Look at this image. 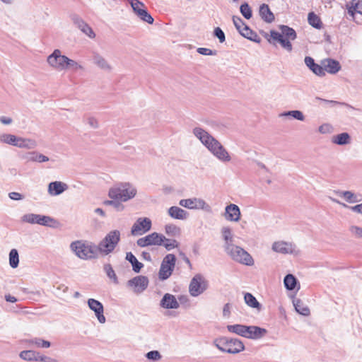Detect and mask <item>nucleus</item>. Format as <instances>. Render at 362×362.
<instances>
[{
    "instance_id": "f257e3e1",
    "label": "nucleus",
    "mask_w": 362,
    "mask_h": 362,
    "mask_svg": "<svg viewBox=\"0 0 362 362\" xmlns=\"http://www.w3.org/2000/svg\"><path fill=\"white\" fill-rule=\"evenodd\" d=\"M193 134L201 143L215 156L223 163L230 162L231 157L224 146L212 135L201 127L193 129Z\"/></svg>"
},
{
    "instance_id": "f03ea898",
    "label": "nucleus",
    "mask_w": 362,
    "mask_h": 362,
    "mask_svg": "<svg viewBox=\"0 0 362 362\" xmlns=\"http://www.w3.org/2000/svg\"><path fill=\"white\" fill-rule=\"evenodd\" d=\"M137 194L136 187L129 182H119L110 188L108 197L112 199H119L126 202L132 199Z\"/></svg>"
},
{
    "instance_id": "7ed1b4c3",
    "label": "nucleus",
    "mask_w": 362,
    "mask_h": 362,
    "mask_svg": "<svg viewBox=\"0 0 362 362\" xmlns=\"http://www.w3.org/2000/svg\"><path fill=\"white\" fill-rule=\"evenodd\" d=\"M70 248L81 259H91L98 256V250L97 246L86 241H74L71 243Z\"/></svg>"
},
{
    "instance_id": "20e7f679",
    "label": "nucleus",
    "mask_w": 362,
    "mask_h": 362,
    "mask_svg": "<svg viewBox=\"0 0 362 362\" xmlns=\"http://www.w3.org/2000/svg\"><path fill=\"white\" fill-rule=\"evenodd\" d=\"M214 343L220 351L228 354H238L245 349L243 341L238 339L223 337L216 339Z\"/></svg>"
},
{
    "instance_id": "39448f33",
    "label": "nucleus",
    "mask_w": 362,
    "mask_h": 362,
    "mask_svg": "<svg viewBox=\"0 0 362 362\" xmlns=\"http://www.w3.org/2000/svg\"><path fill=\"white\" fill-rule=\"evenodd\" d=\"M224 251L227 255L236 262L248 266L253 265L254 264L252 256L240 246L235 245V244L228 245V247L224 249Z\"/></svg>"
},
{
    "instance_id": "423d86ee",
    "label": "nucleus",
    "mask_w": 362,
    "mask_h": 362,
    "mask_svg": "<svg viewBox=\"0 0 362 362\" xmlns=\"http://www.w3.org/2000/svg\"><path fill=\"white\" fill-rule=\"evenodd\" d=\"M120 235L118 230L109 232L98 245V251L104 255L112 252L120 240Z\"/></svg>"
},
{
    "instance_id": "0eeeda50",
    "label": "nucleus",
    "mask_w": 362,
    "mask_h": 362,
    "mask_svg": "<svg viewBox=\"0 0 362 362\" xmlns=\"http://www.w3.org/2000/svg\"><path fill=\"white\" fill-rule=\"evenodd\" d=\"M176 262V257L173 254H168L163 259L158 272L160 280L168 279L172 274Z\"/></svg>"
},
{
    "instance_id": "6e6552de",
    "label": "nucleus",
    "mask_w": 362,
    "mask_h": 362,
    "mask_svg": "<svg viewBox=\"0 0 362 362\" xmlns=\"http://www.w3.org/2000/svg\"><path fill=\"white\" fill-rule=\"evenodd\" d=\"M68 57L62 54V52L56 49L47 59V64L54 69L63 71L66 69Z\"/></svg>"
},
{
    "instance_id": "1a4fd4ad",
    "label": "nucleus",
    "mask_w": 362,
    "mask_h": 362,
    "mask_svg": "<svg viewBox=\"0 0 362 362\" xmlns=\"http://www.w3.org/2000/svg\"><path fill=\"white\" fill-rule=\"evenodd\" d=\"M208 287L207 281L204 276L197 274L192 279L189 286V291L192 296L197 297L204 292Z\"/></svg>"
},
{
    "instance_id": "9d476101",
    "label": "nucleus",
    "mask_w": 362,
    "mask_h": 362,
    "mask_svg": "<svg viewBox=\"0 0 362 362\" xmlns=\"http://www.w3.org/2000/svg\"><path fill=\"white\" fill-rule=\"evenodd\" d=\"M166 240L165 236L156 232H153L144 238L137 240L136 243L141 247L151 245H162Z\"/></svg>"
},
{
    "instance_id": "9b49d317",
    "label": "nucleus",
    "mask_w": 362,
    "mask_h": 362,
    "mask_svg": "<svg viewBox=\"0 0 362 362\" xmlns=\"http://www.w3.org/2000/svg\"><path fill=\"white\" fill-rule=\"evenodd\" d=\"M179 204L189 209H202L206 211H211V206L201 198H191L181 199Z\"/></svg>"
},
{
    "instance_id": "f8f14e48",
    "label": "nucleus",
    "mask_w": 362,
    "mask_h": 362,
    "mask_svg": "<svg viewBox=\"0 0 362 362\" xmlns=\"http://www.w3.org/2000/svg\"><path fill=\"white\" fill-rule=\"evenodd\" d=\"M152 223L148 218H139L133 224L131 233L133 235H143L151 230Z\"/></svg>"
},
{
    "instance_id": "ddd939ff",
    "label": "nucleus",
    "mask_w": 362,
    "mask_h": 362,
    "mask_svg": "<svg viewBox=\"0 0 362 362\" xmlns=\"http://www.w3.org/2000/svg\"><path fill=\"white\" fill-rule=\"evenodd\" d=\"M127 286L132 288L136 293H141L145 291L148 286V279L144 276H138L127 281Z\"/></svg>"
},
{
    "instance_id": "4468645a",
    "label": "nucleus",
    "mask_w": 362,
    "mask_h": 362,
    "mask_svg": "<svg viewBox=\"0 0 362 362\" xmlns=\"http://www.w3.org/2000/svg\"><path fill=\"white\" fill-rule=\"evenodd\" d=\"M71 21L85 35L90 38L93 39L95 34L93 29L78 15L74 14L71 16Z\"/></svg>"
},
{
    "instance_id": "2eb2a0df",
    "label": "nucleus",
    "mask_w": 362,
    "mask_h": 362,
    "mask_svg": "<svg viewBox=\"0 0 362 362\" xmlns=\"http://www.w3.org/2000/svg\"><path fill=\"white\" fill-rule=\"evenodd\" d=\"M92 62L95 66L105 72H111L112 66L98 52H92Z\"/></svg>"
},
{
    "instance_id": "dca6fc26",
    "label": "nucleus",
    "mask_w": 362,
    "mask_h": 362,
    "mask_svg": "<svg viewBox=\"0 0 362 362\" xmlns=\"http://www.w3.org/2000/svg\"><path fill=\"white\" fill-rule=\"evenodd\" d=\"M87 303L88 308L95 313V315L99 322L102 324L105 323L106 319L103 315L104 308L103 304L100 301L93 298H89Z\"/></svg>"
},
{
    "instance_id": "f3484780",
    "label": "nucleus",
    "mask_w": 362,
    "mask_h": 362,
    "mask_svg": "<svg viewBox=\"0 0 362 362\" xmlns=\"http://www.w3.org/2000/svg\"><path fill=\"white\" fill-rule=\"evenodd\" d=\"M20 158L22 160H25L26 163L36 162L41 163L47 162L49 160V158L47 156L36 151L23 153L20 155Z\"/></svg>"
},
{
    "instance_id": "a211bd4d",
    "label": "nucleus",
    "mask_w": 362,
    "mask_h": 362,
    "mask_svg": "<svg viewBox=\"0 0 362 362\" xmlns=\"http://www.w3.org/2000/svg\"><path fill=\"white\" fill-rule=\"evenodd\" d=\"M245 337L251 339H259L262 338L267 333V330L257 326H247L245 325Z\"/></svg>"
},
{
    "instance_id": "6ab92c4d",
    "label": "nucleus",
    "mask_w": 362,
    "mask_h": 362,
    "mask_svg": "<svg viewBox=\"0 0 362 362\" xmlns=\"http://www.w3.org/2000/svg\"><path fill=\"white\" fill-rule=\"evenodd\" d=\"M240 210L238 205L230 204L225 209L224 217L227 221L238 222L240 219Z\"/></svg>"
},
{
    "instance_id": "aec40b11",
    "label": "nucleus",
    "mask_w": 362,
    "mask_h": 362,
    "mask_svg": "<svg viewBox=\"0 0 362 362\" xmlns=\"http://www.w3.org/2000/svg\"><path fill=\"white\" fill-rule=\"evenodd\" d=\"M270 37L273 41L269 40L270 43H274L275 42H278L280 43L281 47L286 49L288 52H291L293 47L289 40L286 39L279 32L275 30L270 31Z\"/></svg>"
},
{
    "instance_id": "412c9836",
    "label": "nucleus",
    "mask_w": 362,
    "mask_h": 362,
    "mask_svg": "<svg viewBox=\"0 0 362 362\" xmlns=\"http://www.w3.org/2000/svg\"><path fill=\"white\" fill-rule=\"evenodd\" d=\"M160 306L164 309H177L180 303L175 296L170 293H165L160 301Z\"/></svg>"
},
{
    "instance_id": "4be33fe9",
    "label": "nucleus",
    "mask_w": 362,
    "mask_h": 362,
    "mask_svg": "<svg viewBox=\"0 0 362 362\" xmlns=\"http://www.w3.org/2000/svg\"><path fill=\"white\" fill-rule=\"evenodd\" d=\"M334 193L349 204L359 202L362 200L361 194H356L352 191L335 190Z\"/></svg>"
},
{
    "instance_id": "5701e85b",
    "label": "nucleus",
    "mask_w": 362,
    "mask_h": 362,
    "mask_svg": "<svg viewBox=\"0 0 362 362\" xmlns=\"http://www.w3.org/2000/svg\"><path fill=\"white\" fill-rule=\"evenodd\" d=\"M272 250L282 254L293 253L295 250V245L291 243L278 241L273 243Z\"/></svg>"
},
{
    "instance_id": "b1692460",
    "label": "nucleus",
    "mask_w": 362,
    "mask_h": 362,
    "mask_svg": "<svg viewBox=\"0 0 362 362\" xmlns=\"http://www.w3.org/2000/svg\"><path fill=\"white\" fill-rule=\"evenodd\" d=\"M67 188L68 186L66 183L54 181L49 184L48 192L52 196H57L63 193Z\"/></svg>"
},
{
    "instance_id": "393cba45",
    "label": "nucleus",
    "mask_w": 362,
    "mask_h": 362,
    "mask_svg": "<svg viewBox=\"0 0 362 362\" xmlns=\"http://www.w3.org/2000/svg\"><path fill=\"white\" fill-rule=\"evenodd\" d=\"M305 65L317 76H324L325 75L323 67L316 64L311 57H305L304 59Z\"/></svg>"
},
{
    "instance_id": "a878e982",
    "label": "nucleus",
    "mask_w": 362,
    "mask_h": 362,
    "mask_svg": "<svg viewBox=\"0 0 362 362\" xmlns=\"http://www.w3.org/2000/svg\"><path fill=\"white\" fill-rule=\"evenodd\" d=\"M168 215L178 220H185L188 217V212L178 206H171L168 210Z\"/></svg>"
},
{
    "instance_id": "bb28decb",
    "label": "nucleus",
    "mask_w": 362,
    "mask_h": 362,
    "mask_svg": "<svg viewBox=\"0 0 362 362\" xmlns=\"http://www.w3.org/2000/svg\"><path fill=\"white\" fill-rule=\"evenodd\" d=\"M25 342L28 346L35 348L48 349L51 346V343L49 341L45 340L40 337L26 339Z\"/></svg>"
},
{
    "instance_id": "cd10ccee",
    "label": "nucleus",
    "mask_w": 362,
    "mask_h": 362,
    "mask_svg": "<svg viewBox=\"0 0 362 362\" xmlns=\"http://www.w3.org/2000/svg\"><path fill=\"white\" fill-rule=\"evenodd\" d=\"M16 146L21 148L34 149L37 146L35 140L28 138L17 137Z\"/></svg>"
},
{
    "instance_id": "c85d7f7f",
    "label": "nucleus",
    "mask_w": 362,
    "mask_h": 362,
    "mask_svg": "<svg viewBox=\"0 0 362 362\" xmlns=\"http://www.w3.org/2000/svg\"><path fill=\"white\" fill-rule=\"evenodd\" d=\"M346 9L353 18L356 13L362 15V0H351L350 4H346Z\"/></svg>"
},
{
    "instance_id": "c756f323",
    "label": "nucleus",
    "mask_w": 362,
    "mask_h": 362,
    "mask_svg": "<svg viewBox=\"0 0 362 362\" xmlns=\"http://www.w3.org/2000/svg\"><path fill=\"white\" fill-rule=\"evenodd\" d=\"M259 16L262 19L267 23H272L274 20V15L271 11L268 5L263 4L259 7Z\"/></svg>"
},
{
    "instance_id": "7c9ffc66",
    "label": "nucleus",
    "mask_w": 362,
    "mask_h": 362,
    "mask_svg": "<svg viewBox=\"0 0 362 362\" xmlns=\"http://www.w3.org/2000/svg\"><path fill=\"white\" fill-rule=\"evenodd\" d=\"M323 69L325 72L327 71L329 74H334L340 70L341 66L337 60L328 59L325 61Z\"/></svg>"
},
{
    "instance_id": "2f4dec72",
    "label": "nucleus",
    "mask_w": 362,
    "mask_h": 362,
    "mask_svg": "<svg viewBox=\"0 0 362 362\" xmlns=\"http://www.w3.org/2000/svg\"><path fill=\"white\" fill-rule=\"evenodd\" d=\"M221 232L222 238L224 240L223 248L225 249L228 247V245L229 246L233 245L234 240L231 228L228 226H223L222 227Z\"/></svg>"
},
{
    "instance_id": "473e14b6",
    "label": "nucleus",
    "mask_w": 362,
    "mask_h": 362,
    "mask_svg": "<svg viewBox=\"0 0 362 362\" xmlns=\"http://www.w3.org/2000/svg\"><path fill=\"white\" fill-rule=\"evenodd\" d=\"M351 136L347 132H343L334 136L332 142L334 144L344 146L351 143Z\"/></svg>"
},
{
    "instance_id": "72a5a7b5",
    "label": "nucleus",
    "mask_w": 362,
    "mask_h": 362,
    "mask_svg": "<svg viewBox=\"0 0 362 362\" xmlns=\"http://www.w3.org/2000/svg\"><path fill=\"white\" fill-rule=\"evenodd\" d=\"M295 310L299 314L303 316H308L310 313L309 308L300 299L293 300Z\"/></svg>"
},
{
    "instance_id": "f704fd0d",
    "label": "nucleus",
    "mask_w": 362,
    "mask_h": 362,
    "mask_svg": "<svg viewBox=\"0 0 362 362\" xmlns=\"http://www.w3.org/2000/svg\"><path fill=\"white\" fill-rule=\"evenodd\" d=\"M242 32L240 35L244 37L257 43L261 42L260 37L255 32L252 30L248 25H245V27L243 28Z\"/></svg>"
},
{
    "instance_id": "c9c22d12",
    "label": "nucleus",
    "mask_w": 362,
    "mask_h": 362,
    "mask_svg": "<svg viewBox=\"0 0 362 362\" xmlns=\"http://www.w3.org/2000/svg\"><path fill=\"white\" fill-rule=\"evenodd\" d=\"M245 303L250 308H255L257 310L262 309V305L257 301L256 298L250 293H245L244 296Z\"/></svg>"
},
{
    "instance_id": "e433bc0d",
    "label": "nucleus",
    "mask_w": 362,
    "mask_h": 362,
    "mask_svg": "<svg viewBox=\"0 0 362 362\" xmlns=\"http://www.w3.org/2000/svg\"><path fill=\"white\" fill-rule=\"evenodd\" d=\"M126 259L132 264V269L136 273H139L144 267V264L139 262L136 257L131 252L126 254Z\"/></svg>"
},
{
    "instance_id": "4c0bfd02",
    "label": "nucleus",
    "mask_w": 362,
    "mask_h": 362,
    "mask_svg": "<svg viewBox=\"0 0 362 362\" xmlns=\"http://www.w3.org/2000/svg\"><path fill=\"white\" fill-rule=\"evenodd\" d=\"M39 352L33 350H25L22 351L19 354V356L21 359L27 361H37V356Z\"/></svg>"
},
{
    "instance_id": "58836bf2",
    "label": "nucleus",
    "mask_w": 362,
    "mask_h": 362,
    "mask_svg": "<svg viewBox=\"0 0 362 362\" xmlns=\"http://www.w3.org/2000/svg\"><path fill=\"white\" fill-rule=\"evenodd\" d=\"M279 29L284 37L289 40H294L297 37V35L294 29L288 27V25H281L279 26Z\"/></svg>"
},
{
    "instance_id": "ea45409f",
    "label": "nucleus",
    "mask_w": 362,
    "mask_h": 362,
    "mask_svg": "<svg viewBox=\"0 0 362 362\" xmlns=\"http://www.w3.org/2000/svg\"><path fill=\"white\" fill-rule=\"evenodd\" d=\"M228 331L231 333H234L240 337H245V325L236 324V325H229L226 327Z\"/></svg>"
},
{
    "instance_id": "a19ab883",
    "label": "nucleus",
    "mask_w": 362,
    "mask_h": 362,
    "mask_svg": "<svg viewBox=\"0 0 362 362\" xmlns=\"http://www.w3.org/2000/svg\"><path fill=\"white\" fill-rule=\"evenodd\" d=\"M308 23L315 28L320 29L322 27L321 19L313 12L308 13Z\"/></svg>"
},
{
    "instance_id": "79ce46f5",
    "label": "nucleus",
    "mask_w": 362,
    "mask_h": 362,
    "mask_svg": "<svg viewBox=\"0 0 362 362\" xmlns=\"http://www.w3.org/2000/svg\"><path fill=\"white\" fill-rule=\"evenodd\" d=\"M286 288L289 291L293 290L298 283L297 279L293 274H287L284 279Z\"/></svg>"
},
{
    "instance_id": "37998d69",
    "label": "nucleus",
    "mask_w": 362,
    "mask_h": 362,
    "mask_svg": "<svg viewBox=\"0 0 362 362\" xmlns=\"http://www.w3.org/2000/svg\"><path fill=\"white\" fill-rule=\"evenodd\" d=\"M330 199L333 202L337 203V204L342 206L344 208L349 209L351 211H353L354 213H356V214H362V203L356 204L355 206H348L347 204H346L344 203H342V202H339V200H337L336 199L330 197Z\"/></svg>"
},
{
    "instance_id": "c03bdc74",
    "label": "nucleus",
    "mask_w": 362,
    "mask_h": 362,
    "mask_svg": "<svg viewBox=\"0 0 362 362\" xmlns=\"http://www.w3.org/2000/svg\"><path fill=\"white\" fill-rule=\"evenodd\" d=\"M19 264V255L16 249H12L9 252V264L15 269Z\"/></svg>"
},
{
    "instance_id": "a18cd8bd",
    "label": "nucleus",
    "mask_w": 362,
    "mask_h": 362,
    "mask_svg": "<svg viewBox=\"0 0 362 362\" xmlns=\"http://www.w3.org/2000/svg\"><path fill=\"white\" fill-rule=\"evenodd\" d=\"M40 214H26L21 217V221L30 224H38Z\"/></svg>"
},
{
    "instance_id": "49530a36",
    "label": "nucleus",
    "mask_w": 362,
    "mask_h": 362,
    "mask_svg": "<svg viewBox=\"0 0 362 362\" xmlns=\"http://www.w3.org/2000/svg\"><path fill=\"white\" fill-rule=\"evenodd\" d=\"M17 137L18 136H16L13 134H3L0 135V141L2 143H5L7 144H10V145L16 146V143L17 141H16Z\"/></svg>"
},
{
    "instance_id": "de8ad7c7",
    "label": "nucleus",
    "mask_w": 362,
    "mask_h": 362,
    "mask_svg": "<svg viewBox=\"0 0 362 362\" xmlns=\"http://www.w3.org/2000/svg\"><path fill=\"white\" fill-rule=\"evenodd\" d=\"M122 202H120L119 199H112L105 200L103 204L106 206H112L114 207L117 211H122L124 209V206L122 204Z\"/></svg>"
},
{
    "instance_id": "09e8293b",
    "label": "nucleus",
    "mask_w": 362,
    "mask_h": 362,
    "mask_svg": "<svg viewBox=\"0 0 362 362\" xmlns=\"http://www.w3.org/2000/svg\"><path fill=\"white\" fill-rule=\"evenodd\" d=\"M136 16L143 21L148 23V24H153V18L151 16V14L147 11L146 8H145L142 11H140Z\"/></svg>"
},
{
    "instance_id": "8fccbe9b",
    "label": "nucleus",
    "mask_w": 362,
    "mask_h": 362,
    "mask_svg": "<svg viewBox=\"0 0 362 362\" xmlns=\"http://www.w3.org/2000/svg\"><path fill=\"white\" fill-rule=\"evenodd\" d=\"M104 270L107 274V276L111 279L112 280V281L115 284H117L119 282H118V279H117V276L114 271V269H112V267L110 264H105L104 266Z\"/></svg>"
},
{
    "instance_id": "3c124183",
    "label": "nucleus",
    "mask_w": 362,
    "mask_h": 362,
    "mask_svg": "<svg viewBox=\"0 0 362 362\" xmlns=\"http://www.w3.org/2000/svg\"><path fill=\"white\" fill-rule=\"evenodd\" d=\"M281 115L284 116V117L291 116L293 118L300 120V121H303L305 119V117H304L303 112L300 110H291V111L285 112L282 113Z\"/></svg>"
},
{
    "instance_id": "603ef678",
    "label": "nucleus",
    "mask_w": 362,
    "mask_h": 362,
    "mask_svg": "<svg viewBox=\"0 0 362 362\" xmlns=\"http://www.w3.org/2000/svg\"><path fill=\"white\" fill-rule=\"evenodd\" d=\"M240 11L246 19H250L252 16V9L249 4L246 2L241 4L240 7Z\"/></svg>"
},
{
    "instance_id": "864d4df0",
    "label": "nucleus",
    "mask_w": 362,
    "mask_h": 362,
    "mask_svg": "<svg viewBox=\"0 0 362 362\" xmlns=\"http://www.w3.org/2000/svg\"><path fill=\"white\" fill-rule=\"evenodd\" d=\"M165 233L170 236L178 235L180 233V229L174 224H168L165 226Z\"/></svg>"
},
{
    "instance_id": "5fc2aeb1",
    "label": "nucleus",
    "mask_w": 362,
    "mask_h": 362,
    "mask_svg": "<svg viewBox=\"0 0 362 362\" xmlns=\"http://www.w3.org/2000/svg\"><path fill=\"white\" fill-rule=\"evenodd\" d=\"M67 64H66V69H72L74 71H77L78 70H83L84 68L83 66L80 64L79 63H78L77 62L73 60V59H71L68 57V59H67Z\"/></svg>"
},
{
    "instance_id": "6e6d98bb",
    "label": "nucleus",
    "mask_w": 362,
    "mask_h": 362,
    "mask_svg": "<svg viewBox=\"0 0 362 362\" xmlns=\"http://www.w3.org/2000/svg\"><path fill=\"white\" fill-rule=\"evenodd\" d=\"M233 23L235 27V28L238 30L239 33L241 34L243 28L245 27V25H247L245 22L238 16H233Z\"/></svg>"
},
{
    "instance_id": "4d7b16f0",
    "label": "nucleus",
    "mask_w": 362,
    "mask_h": 362,
    "mask_svg": "<svg viewBox=\"0 0 362 362\" xmlns=\"http://www.w3.org/2000/svg\"><path fill=\"white\" fill-rule=\"evenodd\" d=\"M85 121L88 125L93 129H96L99 127V122L95 117L87 116L85 117Z\"/></svg>"
},
{
    "instance_id": "13d9d810",
    "label": "nucleus",
    "mask_w": 362,
    "mask_h": 362,
    "mask_svg": "<svg viewBox=\"0 0 362 362\" xmlns=\"http://www.w3.org/2000/svg\"><path fill=\"white\" fill-rule=\"evenodd\" d=\"M53 222H55V220L53 218L48 216L40 214L38 223L39 225L49 226H50V223Z\"/></svg>"
},
{
    "instance_id": "bf43d9fd",
    "label": "nucleus",
    "mask_w": 362,
    "mask_h": 362,
    "mask_svg": "<svg viewBox=\"0 0 362 362\" xmlns=\"http://www.w3.org/2000/svg\"><path fill=\"white\" fill-rule=\"evenodd\" d=\"M146 357L148 360L153 361H158L162 358L160 352L156 350L148 351V353H146Z\"/></svg>"
},
{
    "instance_id": "052dcab7",
    "label": "nucleus",
    "mask_w": 362,
    "mask_h": 362,
    "mask_svg": "<svg viewBox=\"0 0 362 362\" xmlns=\"http://www.w3.org/2000/svg\"><path fill=\"white\" fill-rule=\"evenodd\" d=\"M162 245H163L167 250L170 251L177 247L178 243L175 240L166 238Z\"/></svg>"
},
{
    "instance_id": "680f3d73",
    "label": "nucleus",
    "mask_w": 362,
    "mask_h": 362,
    "mask_svg": "<svg viewBox=\"0 0 362 362\" xmlns=\"http://www.w3.org/2000/svg\"><path fill=\"white\" fill-rule=\"evenodd\" d=\"M349 232L356 238H362V227L358 226H351Z\"/></svg>"
},
{
    "instance_id": "e2e57ef3",
    "label": "nucleus",
    "mask_w": 362,
    "mask_h": 362,
    "mask_svg": "<svg viewBox=\"0 0 362 362\" xmlns=\"http://www.w3.org/2000/svg\"><path fill=\"white\" fill-rule=\"evenodd\" d=\"M197 52L200 54L205 56L216 55L217 52L216 50H211L209 48L199 47L197 49Z\"/></svg>"
},
{
    "instance_id": "0e129e2a",
    "label": "nucleus",
    "mask_w": 362,
    "mask_h": 362,
    "mask_svg": "<svg viewBox=\"0 0 362 362\" xmlns=\"http://www.w3.org/2000/svg\"><path fill=\"white\" fill-rule=\"evenodd\" d=\"M214 35L219 40L220 42H223L226 40V36L223 31L218 27L216 28L214 30Z\"/></svg>"
},
{
    "instance_id": "69168bd1",
    "label": "nucleus",
    "mask_w": 362,
    "mask_h": 362,
    "mask_svg": "<svg viewBox=\"0 0 362 362\" xmlns=\"http://www.w3.org/2000/svg\"><path fill=\"white\" fill-rule=\"evenodd\" d=\"M332 127L329 124H323L319 127L318 131L321 134H328L332 132Z\"/></svg>"
},
{
    "instance_id": "338daca9",
    "label": "nucleus",
    "mask_w": 362,
    "mask_h": 362,
    "mask_svg": "<svg viewBox=\"0 0 362 362\" xmlns=\"http://www.w3.org/2000/svg\"><path fill=\"white\" fill-rule=\"evenodd\" d=\"M37 361H41V362H58V361L57 359L51 358V357L45 356V355H41L40 353L38 354Z\"/></svg>"
},
{
    "instance_id": "774afa93",
    "label": "nucleus",
    "mask_w": 362,
    "mask_h": 362,
    "mask_svg": "<svg viewBox=\"0 0 362 362\" xmlns=\"http://www.w3.org/2000/svg\"><path fill=\"white\" fill-rule=\"evenodd\" d=\"M231 304L228 303L224 305L223 309V315L224 317H228L230 315V310H231Z\"/></svg>"
}]
</instances>
